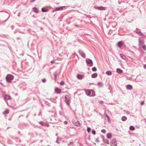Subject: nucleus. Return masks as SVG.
I'll list each match as a JSON object with an SVG mask.
<instances>
[{"instance_id": "obj_1", "label": "nucleus", "mask_w": 146, "mask_h": 146, "mask_svg": "<svg viewBox=\"0 0 146 146\" xmlns=\"http://www.w3.org/2000/svg\"><path fill=\"white\" fill-rule=\"evenodd\" d=\"M86 94L88 95L91 96H94L95 95V92L93 90L91 91L89 90H86Z\"/></svg>"}, {"instance_id": "obj_2", "label": "nucleus", "mask_w": 146, "mask_h": 146, "mask_svg": "<svg viewBox=\"0 0 146 146\" xmlns=\"http://www.w3.org/2000/svg\"><path fill=\"white\" fill-rule=\"evenodd\" d=\"M65 101L66 103L68 105H70V97L68 95L65 96Z\"/></svg>"}, {"instance_id": "obj_3", "label": "nucleus", "mask_w": 146, "mask_h": 146, "mask_svg": "<svg viewBox=\"0 0 146 146\" xmlns=\"http://www.w3.org/2000/svg\"><path fill=\"white\" fill-rule=\"evenodd\" d=\"M86 61L89 66H92V62L91 60L87 58L86 59Z\"/></svg>"}, {"instance_id": "obj_4", "label": "nucleus", "mask_w": 146, "mask_h": 146, "mask_svg": "<svg viewBox=\"0 0 146 146\" xmlns=\"http://www.w3.org/2000/svg\"><path fill=\"white\" fill-rule=\"evenodd\" d=\"M111 144V146H117V142L115 139H113L112 140Z\"/></svg>"}, {"instance_id": "obj_5", "label": "nucleus", "mask_w": 146, "mask_h": 146, "mask_svg": "<svg viewBox=\"0 0 146 146\" xmlns=\"http://www.w3.org/2000/svg\"><path fill=\"white\" fill-rule=\"evenodd\" d=\"M73 123L74 125L77 126H80V122L78 121H73Z\"/></svg>"}, {"instance_id": "obj_6", "label": "nucleus", "mask_w": 146, "mask_h": 146, "mask_svg": "<svg viewBox=\"0 0 146 146\" xmlns=\"http://www.w3.org/2000/svg\"><path fill=\"white\" fill-rule=\"evenodd\" d=\"M123 43L124 42L123 41H121L118 42L117 45L119 47L121 48L123 45Z\"/></svg>"}, {"instance_id": "obj_7", "label": "nucleus", "mask_w": 146, "mask_h": 146, "mask_svg": "<svg viewBox=\"0 0 146 146\" xmlns=\"http://www.w3.org/2000/svg\"><path fill=\"white\" fill-rule=\"evenodd\" d=\"M95 8L100 10H105V7H96Z\"/></svg>"}, {"instance_id": "obj_8", "label": "nucleus", "mask_w": 146, "mask_h": 146, "mask_svg": "<svg viewBox=\"0 0 146 146\" xmlns=\"http://www.w3.org/2000/svg\"><path fill=\"white\" fill-rule=\"evenodd\" d=\"M55 91L57 93L59 94L61 93V90L58 88H55Z\"/></svg>"}, {"instance_id": "obj_9", "label": "nucleus", "mask_w": 146, "mask_h": 146, "mask_svg": "<svg viewBox=\"0 0 146 146\" xmlns=\"http://www.w3.org/2000/svg\"><path fill=\"white\" fill-rule=\"evenodd\" d=\"M79 53L82 56L84 57L85 58L86 57V55L81 50H80L79 51Z\"/></svg>"}, {"instance_id": "obj_10", "label": "nucleus", "mask_w": 146, "mask_h": 146, "mask_svg": "<svg viewBox=\"0 0 146 146\" xmlns=\"http://www.w3.org/2000/svg\"><path fill=\"white\" fill-rule=\"evenodd\" d=\"M48 10L47 8H42L41 9V11L43 12H46Z\"/></svg>"}, {"instance_id": "obj_11", "label": "nucleus", "mask_w": 146, "mask_h": 146, "mask_svg": "<svg viewBox=\"0 0 146 146\" xmlns=\"http://www.w3.org/2000/svg\"><path fill=\"white\" fill-rule=\"evenodd\" d=\"M65 7L64 6L62 7H56V9L57 10H61L63 9V8Z\"/></svg>"}, {"instance_id": "obj_12", "label": "nucleus", "mask_w": 146, "mask_h": 146, "mask_svg": "<svg viewBox=\"0 0 146 146\" xmlns=\"http://www.w3.org/2000/svg\"><path fill=\"white\" fill-rule=\"evenodd\" d=\"M117 72L119 74H121L123 72V71L121 69L117 68Z\"/></svg>"}, {"instance_id": "obj_13", "label": "nucleus", "mask_w": 146, "mask_h": 146, "mask_svg": "<svg viewBox=\"0 0 146 146\" xmlns=\"http://www.w3.org/2000/svg\"><path fill=\"white\" fill-rule=\"evenodd\" d=\"M126 88L127 89L131 90L132 88V86L131 85H129L127 86Z\"/></svg>"}, {"instance_id": "obj_14", "label": "nucleus", "mask_w": 146, "mask_h": 146, "mask_svg": "<svg viewBox=\"0 0 146 146\" xmlns=\"http://www.w3.org/2000/svg\"><path fill=\"white\" fill-rule=\"evenodd\" d=\"M77 78L79 79H81L83 78V76L80 74H78L77 76Z\"/></svg>"}, {"instance_id": "obj_15", "label": "nucleus", "mask_w": 146, "mask_h": 146, "mask_svg": "<svg viewBox=\"0 0 146 146\" xmlns=\"http://www.w3.org/2000/svg\"><path fill=\"white\" fill-rule=\"evenodd\" d=\"M112 136V135L111 133H108L107 134V137L108 138L110 139Z\"/></svg>"}, {"instance_id": "obj_16", "label": "nucleus", "mask_w": 146, "mask_h": 146, "mask_svg": "<svg viewBox=\"0 0 146 146\" xmlns=\"http://www.w3.org/2000/svg\"><path fill=\"white\" fill-rule=\"evenodd\" d=\"M97 74L96 73H94L92 75V77L93 78H96L97 76Z\"/></svg>"}, {"instance_id": "obj_17", "label": "nucleus", "mask_w": 146, "mask_h": 146, "mask_svg": "<svg viewBox=\"0 0 146 146\" xmlns=\"http://www.w3.org/2000/svg\"><path fill=\"white\" fill-rule=\"evenodd\" d=\"M106 74L110 76L111 75L112 72L110 71H108L106 72Z\"/></svg>"}, {"instance_id": "obj_18", "label": "nucleus", "mask_w": 146, "mask_h": 146, "mask_svg": "<svg viewBox=\"0 0 146 146\" xmlns=\"http://www.w3.org/2000/svg\"><path fill=\"white\" fill-rule=\"evenodd\" d=\"M127 119V117H126L123 116L121 117V119L123 121H126Z\"/></svg>"}, {"instance_id": "obj_19", "label": "nucleus", "mask_w": 146, "mask_h": 146, "mask_svg": "<svg viewBox=\"0 0 146 146\" xmlns=\"http://www.w3.org/2000/svg\"><path fill=\"white\" fill-rule=\"evenodd\" d=\"M120 55L121 58L124 59H125L126 58V57L124 55L122 54H120Z\"/></svg>"}, {"instance_id": "obj_20", "label": "nucleus", "mask_w": 146, "mask_h": 146, "mask_svg": "<svg viewBox=\"0 0 146 146\" xmlns=\"http://www.w3.org/2000/svg\"><path fill=\"white\" fill-rule=\"evenodd\" d=\"M129 129L133 131L135 129V128L133 126H131L130 127Z\"/></svg>"}, {"instance_id": "obj_21", "label": "nucleus", "mask_w": 146, "mask_h": 146, "mask_svg": "<svg viewBox=\"0 0 146 146\" xmlns=\"http://www.w3.org/2000/svg\"><path fill=\"white\" fill-rule=\"evenodd\" d=\"M136 33L137 34H139L141 35H142L143 34L142 33H141V32L139 30H137L136 31Z\"/></svg>"}, {"instance_id": "obj_22", "label": "nucleus", "mask_w": 146, "mask_h": 146, "mask_svg": "<svg viewBox=\"0 0 146 146\" xmlns=\"http://www.w3.org/2000/svg\"><path fill=\"white\" fill-rule=\"evenodd\" d=\"M33 10L36 13H38V10L36 7H34L33 8Z\"/></svg>"}, {"instance_id": "obj_23", "label": "nucleus", "mask_w": 146, "mask_h": 146, "mask_svg": "<svg viewBox=\"0 0 146 146\" xmlns=\"http://www.w3.org/2000/svg\"><path fill=\"white\" fill-rule=\"evenodd\" d=\"M8 113H9L8 110H6L3 112V113L4 114H8Z\"/></svg>"}, {"instance_id": "obj_24", "label": "nucleus", "mask_w": 146, "mask_h": 146, "mask_svg": "<svg viewBox=\"0 0 146 146\" xmlns=\"http://www.w3.org/2000/svg\"><path fill=\"white\" fill-rule=\"evenodd\" d=\"M6 79L8 82L9 81V75L7 76L6 77Z\"/></svg>"}, {"instance_id": "obj_25", "label": "nucleus", "mask_w": 146, "mask_h": 146, "mask_svg": "<svg viewBox=\"0 0 146 146\" xmlns=\"http://www.w3.org/2000/svg\"><path fill=\"white\" fill-rule=\"evenodd\" d=\"M5 98L7 100L9 99V96L8 95H6L5 96Z\"/></svg>"}, {"instance_id": "obj_26", "label": "nucleus", "mask_w": 146, "mask_h": 146, "mask_svg": "<svg viewBox=\"0 0 146 146\" xmlns=\"http://www.w3.org/2000/svg\"><path fill=\"white\" fill-rule=\"evenodd\" d=\"M92 70L93 71H96L97 70V69L96 67H93L92 68Z\"/></svg>"}, {"instance_id": "obj_27", "label": "nucleus", "mask_w": 146, "mask_h": 146, "mask_svg": "<svg viewBox=\"0 0 146 146\" xmlns=\"http://www.w3.org/2000/svg\"><path fill=\"white\" fill-rule=\"evenodd\" d=\"M142 48L144 50H146V45H143L142 46Z\"/></svg>"}, {"instance_id": "obj_28", "label": "nucleus", "mask_w": 146, "mask_h": 146, "mask_svg": "<svg viewBox=\"0 0 146 146\" xmlns=\"http://www.w3.org/2000/svg\"><path fill=\"white\" fill-rule=\"evenodd\" d=\"M13 78L14 77L13 76L10 75V80L13 79Z\"/></svg>"}, {"instance_id": "obj_29", "label": "nucleus", "mask_w": 146, "mask_h": 146, "mask_svg": "<svg viewBox=\"0 0 146 146\" xmlns=\"http://www.w3.org/2000/svg\"><path fill=\"white\" fill-rule=\"evenodd\" d=\"M101 131L103 133H105L106 132V131L105 129H102L101 130Z\"/></svg>"}, {"instance_id": "obj_30", "label": "nucleus", "mask_w": 146, "mask_h": 146, "mask_svg": "<svg viewBox=\"0 0 146 146\" xmlns=\"http://www.w3.org/2000/svg\"><path fill=\"white\" fill-rule=\"evenodd\" d=\"M139 44H143L144 42H143V40L141 41V40H139Z\"/></svg>"}, {"instance_id": "obj_31", "label": "nucleus", "mask_w": 146, "mask_h": 146, "mask_svg": "<svg viewBox=\"0 0 146 146\" xmlns=\"http://www.w3.org/2000/svg\"><path fill=\"white\" fill-rule=\"evenodd\" d=\"M91 129L89 127H88L87 128V131L88 132L90 133L91 131Z\"/></svg>"}, {"instance_id": "obj_32", "label": "nucleus", "mask_w": 146, "mask_h": 146, "mask_svg": "<svg viewBox=\"0 0 146 146\" xmlns=\"http://www.w3.org/2000/svg\"><path fill=\"white\" fill-rule=\"evenodd\" d=\"M64 83L63 81L61 82L60 83V85H64Z\"/></svg>"}, {"instance_id": "obj_33", "label": "nucleus", "mask_w": 146, "mask_h": 146, "mask_svg": "<svg viewBox=\"0 0 146 146\" xmlns=\"http://www.w3.org/2000/svg\"><path fill=\"white\" fill-rule=\"evenodd\" d=\"M106 143L107 144H109V141L108 140H107L106 141Z\"/></svg>"}, {"instance_id": "obj_34", "label": "nucleus", "mask_w": 146, "mask_h": 146, "mask_svg": "<svg viewBox=\"0 0 146 146\" xmlns=\"http://www.w3.org/2000/svg\"><path fill=\"white\" fill-rule=\"evenodd\" d=\"M92 133L94 135H95L96 134V131L94 130H93L92 131Z\"/></svg>"}, {"instance_id": "obj_35", "label": "nucleus", "mask_w": 146, "mask_h": 146, "mask_svg": "<svg viewBox=\"0 0 146 146\" xmlns=\"http://www.w3.org/2000/svg\"><path fill=\"white\" fill-rule=\"evenodd\" d=\"M144 104V101L141 102V105H143Z\"/></svg>"}, {"instance_id": "obj_36", "label": "nucleus", "mask_w": 146, "mask_h": 146, "mask_svg": "<svg viewBox=\"0 0 146 146\" xmlns=\"http://www.w3.org/2000/svg\"><path fill=\"white\" fill-rule=\"evenodd\" d=\"M42 81L43 82H45V81H46V79H43L42 80Z\"/></svg>"}, {"instance_id": "obj_37", "label": "nucleus", "mask_w": 146, "mask_h": 146, "mask_svg": "<svg viewBox=\"0 0 146 146\" xmlns=\"http://www.w3.org/2000/svg\"><path fill=\"white\" fill-rule=\"evenodd\" d=\"M144 68L145 69H146V64L144 66Z\"/></svg>"}, {"instance_id": "obj_38", "label": "nucleus", "mask_w": 146, "mask_h": 146, "mask_svg": "<svg viewBox=\"0 0 146 146\" xmlns=\"http://www.w3.org/2000/svg\"><path fill=\"white\" fill-rule=\"evenodd\" d=\"M105 115H106V116L107 117H108L109 116L108 115L106 114V113H105Z\"/></svg>"}, {"instance_id": "obj_39", "label": "nucleus", "mask_w": 146, "mask_h": 146, "mask_svg": "<svg viewBox=\"0 0 146 146\" xmlns=\"http://www.w3.org/2000/svg\"><path fill=\"white\" fill-rule=\"evenodd\" d=\"M35 1V0H32L31 1V2H34Z\"/></svg>"}, {"instance_id": "obj_40", "label": "nucleus", "mask_w": 146, "mask_h": 146, "mask_svg": "<svg viewBox=\"0 0 146 146\" xmlns=\"http://www.w3.org/2000/svg\"><path fill=\"white\" fill-rule=\"evenodd\" d=\"M73 143L72 142H70V144H73Z\"/></svg>"}, {"instance_id": "obj_41", "label": "nucleus", "mask_w": 146, "mask_h": 146, "mask_svg": "<svg viewBox=\"0 0 146 146\" xmlns=\"http://www.w3.org/2000/svg\"><path fill=\"white\" fill-rule=\"evenodd\" d=\"M107 118V119H108V120H109L110 119V117H108Z\"/></svg>"}, {"instance_id": "obj_42", "label": "nucleus", "mask_w": 146, "mask_h": 146, "mask_svg": "<svg viewBox=\"0 0 146 146\" xmlns=\"http://www.w3.org/2000/svg\"><path fill=\"white\" fill-rule=\"evenodd\" d=\"M51 62H52V63H54V62L53 61H51Z\"/></svg>"}, {"instance_id": "obj_43", "label": "nucleus", "mask_w": 146, "mask_h": 146, "mask_svg": "<svg viewBox=\"0 0 146 146\" xmlns=\"http://www.w3.org/2000/svg\"><path fill=\"white\" fill-rule=\"evenodd\" d=\"M49 146V145H48V146Z\"/></svg>"}]
</instances>
